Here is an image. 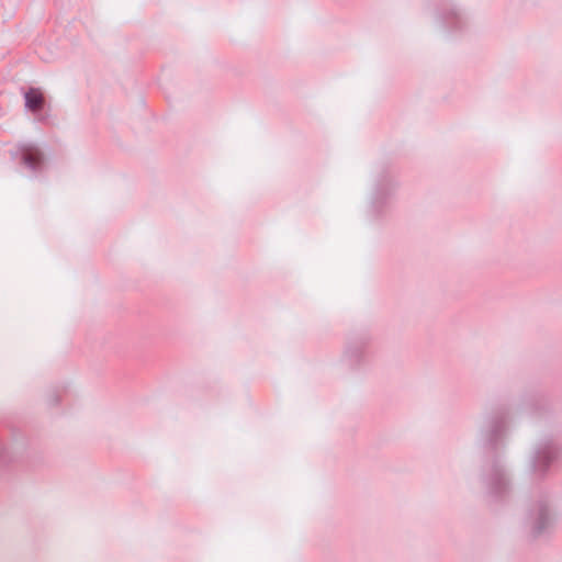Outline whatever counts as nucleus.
Returning a JSON list of instances; mask_svg holds the SVG:
<instances>
[{
	"mask_svg": "<svg viewBox=\"0 0 562 562\" xmlns=\"http://www.w3.org/2000/svg\"><path fill=\"white\" fill-rule=\"evenodd\" d=\"M25 102L26 106L32 111H37L43 108L44 104V95L40 89L31 88L25 93Z\"/></svg>",
	"mask_w": 562,
	"mask_h": 562,
	"instance_id": "nucleus-1",
	"label": "nucleus"
},
{
	"mask_svg": "<svg viewBox=\"0 0 562 562\" xmlns=\"http://www.w3.org/2000/svg\"><path fill=\"white\" fill-rule=\"evenodd\" d=\"M22 155L24 164L30 167H36L42 160L40 150L32 146L23 148Z\"/></svg>",
	"mask_w": 562,
	"mask_h": 562,
	"instance_id": "nucleus-2",
	"label": "nucleus"
}]
</instances>
